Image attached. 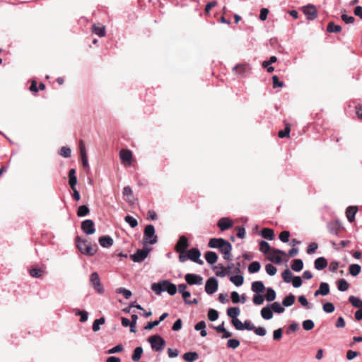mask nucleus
Here are the masks:
<instances>
[{
	"label": "nucleus",
	"instance_id": "obj_47",
	"mask_svg": "<svg viewBox=\"0 0 362 362\" xmlns=\"http://www.w3.org/2000/svg\"><path fill=\"white\" fill-rule=\"evenodd\" d=\"M337 288L341 292L346 291L349 288V284L345 279H341L337 283Z\"/></svg>",
	"mask_w": 362,
	"mask_h": 362
},
{
	"label": "nucleus",
	"instance_id": "obj_34",
	"mask_svg": "<svg viewBox=\"0 0 362 362\" xmlns=\"http://www.w3.org/2000/svg\"><path fill=\"white\" fill-rule=\"evenodd\" d=\"M341 27L339 25L334 24V22H329L327 27V31L329 33H338L341 31Z\"/></svg>",
	"mask_w": 362,
	"mask_h": 362
},
{
	"label": "nucleus",
	"instance_id": "obj_42",
	"mask_svg": "<svg viewBox=\"0 0 362 362\" xmlns=\"http://www.w3.org/2000/svg\"><path fill=\"white\" fill-rule=\"evenodd\" d=\"M90 212L89 208L86 205L80 206L77 210V216L83 217L87 216Z\"/></svg>",
	"mask_w": 362,
	"mask_h": 362
},
{
	"label": "nucleus",
	"instance_id": "obj_64",
	"mask_svg": "<svg viewBox=\"0 0 362 362\" xmlns=\"http://www.w3.org/2000/svg\"><path fill=\"white\" fill-rule=\"evenodd\" d=\"M341 20L346 24L353 23L355 21V18L352 16H348L346 14L341 15Z\"/></svg>",
	"mask_w": 362,
	"mask_h": 362
},
{
	"label": "nucleus",
	"instance_id": "obj_39",
	"mask_svg": "<svg viewBox=\"0 0 362 362\" xmlns=\"http://www.w3.org/2000/svg\"><path fill=\"white\" fill-rule=\"evenodd\" d=\"M76 247L78 249L81 251V252L83 254L84 251V247L86 245L87 241L83 238H81L79 236H77L76 238Z\"/></svg>",
	"mask_w": 362,
	"mask_h": 362
},
{
	"label": "nucleus",
	"instance_id": "obj_27",
	"mask_svg": "<svg viewBox=\"0 0 362 362\" xmlns=\"http://www.w3.org/2000/svg\"><path fill=\"white\" fill-rule=\"evenodd\" d=\"M182 358L187 362H193L199 358V355L195 351H189L184 354Z\"/></svg>",
	"mask_w": 362,
	"mask_h": 362
},
{
	"label": "nucleus",
	"instance_id": "obj_37",
	"mask_svg": "<svg viewBox=\"0 0 362 362\" xmlns=\"http://www.w3.org/2000/svg\"><path fill=\"white\" fill-rule=\"evenodd\" d=\"M295 302V296L292 293H290L282 301V304L285 307L291 306Z\"/></svg>",
	"mask_w": 362,
	"mask_h": 362
},
{
	"label": "nucleus",
	"instance_id": "obj_20",
	"mask_svg": "<svg viewBox=\"0 0 362 362\" xmlns=\"http://www.w3.org/2000/svg\"><path fill=\"white\" fill-rule=\"evenodd\" d=\"M358 211L357 206H350L346 210V216L349 222H353L355 219V215Z\"/></svg>",
	"mask_w": 362,
	"mask_h": 362
},
{
	"label": "nucleus",
	"instance_id": "obj_40",
	"mask_svg": "<svg viewBox=\"0 0 362 362\" xmlns=\"http://www.w3.org/2000/svg\"><path fill=\"white\" fill-rule=\"evenodd\" d=\"M276 292L272 288H267V293L265 295V299L268 302L273 301L276 298Z\"/></svg>",
	"mask_w": 362,
	"mask_h": 362
},
{
	"label": "nucleus",
	"instance_id": "obj_36",
	"mask_svg": "<svg viewBox=\"0 0 362 362\" xmlns=\"http://www.w3.org/2000/svg\"><path fill=\"white\" fill-rule=\"evenodd\" d=\"M97 252V245H95V247H92L90 244H88L86 243V245L84 247L83 255L93 256Z\"/></svg>",
	"mask_w": 362,
	"mask_h": 362
},
{
	"label": "nucleus",
	"instance_id": "obj_59",
	"mask_svg": "<svg viewBox=\"0 0 362 362\" xmlns=\"http://www.w3.org/2000/svg\"><path fill=\"white\" fill-rule=\"evenodd\" d=\"M323 310L327 313H332L334 311V306L332 303H325L322 306Z\"/></svg>",
	"mask_w": 362,
	"mask_h": 362
},
{
	"label": "nucleus",
	"instance_id": "obj_33",
	"mask_svg": "<svg viewBox=\"0 0 362 362\" xmlns=\"http://www.w3.org/2000/svg\"><path fill=\"white\" fill-rule=\"evenodd\" d=\"M261 264L259 262L255 261L250 264L248 267V272L250 274H255L259 271Z\"/></svg>",
	"mask_w": 362,
	"mask_h": 362
},
{
	"label": "nucleus",
	"instance_id": "obj_2",
	"mask_svg": "<svg viewBox=\"0 0 362 362\" xmlns=\"http://www.w3.org/2000/svg\"><path fill=\"white\" fill-rule=\"evenodd\" d=\"M148 341L150 343L151 349L155 351H161L165 346V341L158 334L151 336L148 337Z\"/></svg>",
	"mask_w": 362,
	"mask_h": 362
},
{
	"label": "nucleus",
	"instance_id": "obj_1",
	"mask_svg": "<svg viewBox=\"0 0 362 362\" xmlns=\"http://www.w3.org/2000/svg\"><path fill=\"white\" fill-rule=\"evenodd\" d=\"M151 288L157 295H160L162 292L166 291L170 296H173L177 291L176 285L168 280H163L158 283H153L151 284Z\"/></svg>",
	"mask_w": 362,
	"mask_h": 362
},
{
	"label": "nucleus",
	"instance_id": "obj_56",
	"mask_svg": "<svg viewBox=\"0 0 362 362\" xmlns=\"http://www.w3.org/2000/svg\"><path fill=\"white\" fill-rule=\"evenodd\" d=\"M265 269L269 276H274L277 272L276 268L272 264H267L265 267Z\"/></svg>",
	"mask_w": 362,
	"mask_h": 362
},
{
	"label": "nucleus",
	"instance_id": "obj_32",
	"mask_svg": "<svg viewBox=\"0 0 362 362\" xmlns=\"http://www.w3.org/2000/svg\"><path fill=\"white\" fill-rule=\"evenodd\" d=\"M349 301L355 308H358V309L362 308V300L358 297L351 296L349 298Z\"/></svg>",
	"mask_w": 362,
	"mask_h": 362
},
{
	"label": "nucleus",
	"instance_id": "obj_50",
	"mask_svg": "<svg viewBox=\"0 0 362 362\" xmlns=\"http://www.w3.org/2000/svg\"><path fill=\"white\" fill-rule=\"evenodd\" d=\"M124 221L130 226L131 228H135L138 226V221L136 218L131 216H126Z\"/></svg>",
	"mask_w": 362,
	"mask_h": 362
},
{
	"label": "nucleus",
	"instance_id": "obj_12",
	"mask_svg": "<svg viewBox=\"0 0 362 362\" xmlns=\"http://www.w3.org/2000/svg\"><path fill=\"white\" fill-rule=\"evenodd\" d=\"M327 228L331 234L339 236L338 233L343 228V226L339 221L335 220L330 221L327 225Z\"/></svg>",
	"mask_w": 362,
	"mask_h": 362
},
{
	"label": "nucleus",
	"instance_id": "obj_38",
	"mask_svg": "<svg viewBox=\"0 0 362 362\" xmlns=\"http://www.w3.org/2000/svg\"><path fill=\"white\" fill-rule=\"evenodd\" d=\"M230 281L236 286H240L244 282V277L242 275L232 276L230 278Z\"/></svg>",
	"mask_w": 362,
	"mask_h": 362
},
{
	"label": "nucleus",
	"instance_id": "obj_7",
	"mask_svg": "<svg viewBox=\"0 0 362 362\" xmlns=\"http://www.w3.org/2000/svg\"><path fill=\"white\" fill-rule=\"evenodd\" d=\"M219 250L223 254V258L225 259H226V260L230 259V258H231L230 252L232 250V245L228 241L223 239Z\"/></svg>",
	"mask_w": 362,
	"mask_h": 362
},
{
	"label": "nucleus",
	"instance_id": "obj_63",
	"mask_svg": "<svg viewBox=\"0 0 362 362\" xmlns=\"http://www.w3.org/2000/svg\"><path fill=\"white\" fill-rule=\"evenodd\" d=\"M317 248L318 244L317 243H311L307 248V253L309 255L313 254Z\"/></svg>",
	"mask_w": 362,
	"mask_h": 362
},
{
	"label": "nucleus",
	"instance_id": "obj_21",
	"mask_svg": "<svg viewBox=\"0 0 362 362\" xmlns=\"http://www.w3.org/2000/svg\"><path fill=\"white\" fill-rule=\"evenodd\" d=\"M168 316V313H163L158 320H155L153 322H149L147 323V325L145 326V329L150 330L152 329L154 327L159 325V323L162 321H163Z\"/></svg>",
	"mask_w": 362,
	"mask_h": 362
},
{
	"label": "nucleus",
	"instance_id": "obj_41",
	"mask_svg": "<svg viewBox=\"0 0 362 362\" xmlns=\"http://www.w3.org/2000/svg\"><path fill=\"white\" fill-rule=\"evenodd\" d=\"M105 322V317H102L100 318L96 319L93 324V330L94 332H98L100 330V326L104 325Z\"/></svg>",
	"mask_w": 362,
	"mask_h": 362
},
{
	"label": "nucleus",
	"instance_id": "obj_44",
	"mask_svg": "<svg viewBox=\"0 0 362 362\" xmlns=\"http://www.w3.org/2000/svg\"><path fill=\"white\" fill-rule=\"evenodd\" d=\"M282 278L286 283L291 282L293 276L289 269H286L282 272Z\"/></svg>",
	"mask_w": 362,
	"mask_h": 362
},
{
	"label": "nucleus",
	"instance_id": "obj_15",
	"mask_svg": "<svg viewBox=\"0 0 362 362\" xmlns=\"http://www.w3.org/2000/svg\"><path fill=\"white\" fill-rule=\"evenodd\" d=\"M304 13L310 21L314 20L317 17V11L313 5H308L303 9Z\"/></svg>",
	"mask_w": 362,
	"mask_h": 362
},
{
	"label": "nucleus",
	"instance_id": "obj_17",
	"mask_svg": "<svg viewBox=\"0 0 362 362\" xmlns=\"http://www.w3.org/2000/svg\"><path fill=\"white\" fill-rule=\"evenodd\" d=\"M233 71L239 76H244L247 74L250 68L247 64H238L233 67Z\"/></svg>",
	"mask_w": 362,
	"mask_h": 362
},
{
	"label": "nucleus",
	"instance_id": "obj_31",
	"mask_svg": "<svg viewBox=\"0 0 362 362\" xmlns=\"http://www.w3.org/2000/svg\"><path fill=\"white\" fill-rule=\"evenodd\" d=\"M240 310L238 307L229 308L227 310V315L232 319H235L240 315Z\"/></svg>",
	"mask_w": 362,
	"mask_h": 362
},
{
	"label": "nucleus",
	"instance_id": "obj_43",
	"mask_svg": "<svg viewBox=\"0 0 362 362\" xmlns=\"http://www.w3.org/2000/svg\"><path fill=\"white\" fill-rule=\"evenodd\" d=\"M142 354H143V349L141 346H138V347L135 348L134 353L132 354V359L134 361H138L141 358Z\"/></svg>",
	"mask_w": 362,
	"mask_h": 362
},
{
	"label": "nucleus",
	"instance_id": "obj_8",
	"mask_svg": "<svg viewBox=\"0 0 362 362\" xmlns=\"http://www.w3.org/2000/svg\"><path fill=\"white\" fill-rule=\"evenodd\" d=\"M119 158L123 165L129 166L132 160V152L128 149H122L119 152Z\"/></svg>",
	"mask_w": 362,
	"mask_h": 362
},
{
	"label": "nucleus",
	"instance_id": "obj_35",
	"mask_svg": "<svg viewBox=\"0 0 362 362\" xmlns=\"http://www.w3.org/2000/svg\"><path fill=\"white\" fill-rule=\"evenodd\" d=\"M92 31L98 35L99 37H104L105 35V26H98L94 24L92 27Z\"/></svg>",
	"mask_w": 362,
	"mask_h": 362
},
{
	"label": "nucleus",
	"instance_id": "obj_45",
	"mask_svg": "<svg viewBox=\"0 0 362 362\" xmlns=\"http://www.w3.org/2000/svg\"><path fill=\"white\" fill-rule=\"evenodd\" d=\"M272 312L274 311L276 313L281 314L284 312V308L281 305L279 302H274L270 305Z\"/></svg>",
	"mask_w": 362,
	"mask_h": 362
},
{
	"label": "nucleus",
	"instance_id": "obj_6",
	"mask_svg": "<svg viewBox=\"0 0 362 362\" xmlns=\"http://www.w3.org/2000/svg\"><path fill=\"white\" fill-rule=\"evenodd\" d=\"M218 284L215 277H210L206 282L205 291L211 295L214 293L218 289Z\"/></svg>",
	"mask_w": 362,
	"mask_h": 362
},
{
	"label": "nucleus",
	"instance_id": "obj_48",
	"mask_svg": "<svg viewBox=\"0 0 362 362\" xmlns=\"http://www.w3.org/2000/svg\"><path fill=\"white\" fill-rule=\"evenodd\" d=\"M116 292L119 294H122L126 299L130 298L132 293V291L124 288L120 287L117 288Z\"/></svg>",
	"mask_w": 362,
	"mask_h": 362
},
{
	"label": "nucleus",
	"instance_id": "obj_23",
	"mask_svg": "<svg viewBox=\"0 0 362 362\" xmlns=\"http://www.w3.org/2000/svg\"><path fill=\"white\" fill-rule=\"evenodd\" d=\"M80 153H81L82 164H83V167H85V168L88 167V157L86 155L84 144L82 141H80Z\"/></svg>",
	"mask_w": 362,
	"mask_h": 362
},
{
	"label": "nucleus",
	"instance_id": "obj_13",
	"mask_svg": "<svg viewBox=\"0 0 362 362\" xmlns=\"http://www.w3.org/2000/svg\"><path fill=\"white\" fill-rule=\"evenodd\" d=\"M217 226L221 231H224L233 227V222L230 218L223 217L218 220Z\"/></svg>",
	"mask_w": 362,
	"mask_h": 362
},
{
	"label": "nucleus",
	"instance_id": "obj_54",
	"mask_svg": "<svg viewBox=\"0 0 362 362\" xmlns=\"http://www.w3.org/2000/svg\"><path fill=\"white\" fill-rule=\"evenodd\" d=\"M315 324L311 320H306L303 322V327L305 330L309 331L313 329Z\"/></svg>",
	"mask_w": 362,
	"mask_h": 362
},
{
	"label": "nucleus",
	"instance_id": "obj_4",
	"mask_svg": "<svg viewBox=\"0 0 362 362\" xmlns=\"http://www.w3.org/2000/svg\"><path fill=\"white\" fill-rule=\"evenodd\" d=\"M90 284L98 293H103L104 288L101 284L98 272H94L90 276Z\"/></svg>",
	"mask_w": 362,
	"mask_h": 362
},
{
	"label": "nucleus",
	"instance_id": "obj_5",
	"mask_svg": "<svg viewBox=\"0 0 362 362\" xmlns=\"http://www.w3.org/2000/svg\"><path fill=\"white\" fill-rule=\"evenodd\" d=\"M150 251L151 249L147 247L138 250L134 254L130 255V259L134 262H141L148 257Z\"/></svg>",
	"mask_w": 362,
	"mask_h": 362
},
{
	"label": "nucleus",
	"instance_id": "obj_53",
	"mask_svg": "<svg viewBox=\"0 0 362 362\" xmlns=\"http://www.w3.org/2000/svg\"><path fill=\"white\" fill-rule=\"evenodd\" d=\"M240 346L239 340L236 339H230L227 341V347L230 349H236Z\"/></svg>",
	"mask_w": 362,
	"mask_h": 362
},
{
	"label": "nucleus",
	"instance_id": "obj_60",
	"mask_svg": "<svg viewBox=\"0 0 362 362\" xmlns=\"http://www.w3.org/2000/svg\"><path fill=\"white\" fill-rule=\"evenodd\" d=\"M253 303L257 305H260L263 304L264 301V298L263 296L259 295V293L257 295L254 296L252 298Z\"/></svg>",
	"mask_w": 362,
	"mask_h": 362
},
{
	"label": "nucleus",
	"instance_id": "obj_28",
	"mask_svg": "<svg viewBox=\"0 0 362 362\" xmlns=\"http://www.w3.org/2000/svg\"><path fill=\"white\" fill-rule=\"evenodd\" d=\"M215 269H218L216 272V275L220 277H224L226 275H229L231 274L230 271H227L226 268L224 267L222 264H218L215 267Z\"/></svg>",
	"mask_w": 362,
	"mask_h": 362
},
{
	"label": "nucleus",
	"instance_id": "obj_11",
	"mask_svg": "<svg viewBox=\"0 0 362 362\" xmlns=\"http://www.w3.org/2000/svg\"><path fill=\"white\" fill-rule=\"evenodd\" d=\"M185 279L189 285H201L203 282V278L200 275L194 274H187Z\"/></svg>",
	"mask_w": 362,
	"mask_h": 362
},
{
	"label": "nucleus",
	"instance_id": "obj_10",
	"mask_svg": "<svg viewBox=\"0 0 362 362\" xmlns=\"http://www.w3.org/2000/svg\"><path fill=\"white\" fill-rule=\"evenodd\" d=\"M81 229L87 235H92L95 231V223L90 219H86L81 223Z\"/></svg>",
	"mask_w": 362,
	"mask_h": 362
},
{
	"label": "nucleus",
	"instance_id": "obj_24",
	"mask_svg": "<svg viewBox=\"0 0 362 362\" xmlns=\"http://www.w3.org/2000/svg\"><path fill=\"white\" fill-rule=\"evenodd\" d=\"M261 315L262 318L267 320L273 317V312L269 305H267L261 310Z\"/></svg>",
	"mask_w": 362,
	"mask_h": 362
},
{
	"label": "nucleus",
	"instance_id": "obj_51",
	"mask_svg": "<svg viewBox=\"0 0 362 362\" xmlns=\"http://www.w3.org/2000/svg\"><path fill=\"white\" fill-rule=\"evenodd\" d=\"M291 132L290 125L288 124H286V127L284 130H281L279 132L278 136L279 138L288 137Z\"/></svg>",
	"mask_w": 362,
	"mask_h": 362
},
{
	"label": "nucleus",
	"instance_id": "obj_29",
	"mask_svg": "<svg viewBox=\"0 0 362 362\" xmlns=\"http://www.w3.org/2000/svg\"><path fill=\"white\" fill-rule=\"evenodd\" d=\"M223 238H211L209 240V242L208 243V246L211 248H218V249H220L221 246V244H222V241H223Z\"/></svg>",
	"mask_w": 362,
	"mask_h": 362
},
{
	"label": "nucleus",
	"instance_id": "obj_58",
	"mask_svg": "<svg viewBox=\"0 0 362 362\" xmlns=\"http://www.w3.org/2000/svg\"><path fill=\"white\" fill-rule=\"evenodd\" d=\"M231 323L237 330L244 329L243 323L238 318L232 319Z\"/></svg>",
	"mask_w": 362,
	"mask_h": 362
},
{
	"label": "nucleus",
	"instance_id": "obj_61",
	"mask_svg": "<svg viewBox=\"0 0 362 362\" xmlns=\"http://www.w3.org/2000/svg\"><path fill=\"white\" fill-rule=\"evenodd\" d=\"M290 233L287 230H284L279 234V239L283 243H288L289 240Z\"/></svg>",
	"mask_w": 362,
	"mask_h": 362
},
{
	"label": "nucleus",
	"instance_id": "obj_22",
	"mask_svg": "<svg viewBox=\"0 0 362 362\" xmlns=\"http://www.w3.org/2000/svg\"><path fill=\"white\" fill-rule=\"evenodd\" d=\"M314 265H315V268L317 270H322L323 269L327 267V261L325 257H320L317 258L315 260Z\"/></svg>",
	"mask_w": 362,
	"mask_h": 362
},
{
	"label": "nucleus",
	"instance_id": "obj_25",
	"mask_svg": "<svg viewBox=\"0 0 362 362\" xmlns=\"http://www.w3.org/2000/svg\"><path fill=\"white\" fill-rule=\"evenodd\" d=\"M206 261L209 264H214L217 262L218 259V255L215 252L213 251H208L206 252L205 255Z\"/></svg>",
	"mask_w": 362,
	"mask_h": 362
},
{
	"label": "nucleus",
	"instance_id": "obj_52",
	"mask_svg": "<svg viewBox=\"0 0 362 362\" xmlns=\"http://www.w3.org/2000/svg\"><path fill=\"white\" fill-rule=\"evenodd\" d=\"M208 317L210 321L214 322L216 320L218 317V311L212 308L209 309L208 312Z\"/></svg>",
	"mask_w": 362,
	"mask_h": 362
},
{
	"label": "nucleus",
	"instance_id": "obj_62",
	"mask_svg": "<svg viewBox=\"0 0 362 362\" xmlns=\"http://www.w3.org/2000/svg\"><path fill=\"white\" fill-rule=\"evenodd\" d=\"M76 315L81 316L80 321L82 322H85L88 320V313L85 310H78Z\"/></svg>",
	"mask_w": 362,
	"mask_h": 362
},
{
	"label": "nucleus",
	"instance_id": "obj_14",
	"mask_svg": "<svg viewBox=\"0 0 362 362\" xmlns=\"http://www.w3.org/2000/svg\"><path fill=\"white\" fill-rule=\"evenodd\" d=\"M189 247V243L187 238L185 235H182L180 237L176 245H175V251H185V250Z\"/></svg>",
	"mask_w": 362,
	"mask_h": 362
},
{
	"label": "nucleus",
	"instance_id": "obj_26",
	"mask_svg": "<svg viewBox=\"0 0 362 362\" xmlns=\"http://www.w3.org/2000/svg\"><path fill=\"white\" fill-rule=\"evenodd\" d=\"M261 235L269 240H272L274 238V230L268 228H264L261 230Z\"/></svg>",
	"mask_w": 362,
	"mask_h": 362
},
{
	"label": "nucleus",
	"instance_id": "obj_9",
	"mask_svg": "<svg viewBox=\"0 0 362 362\" xmlns=\"http://www.w3.org/2000/svg\"><path fill=\"white\" fill-rule=\"evenodd\" d=\"M188 259L199 264H203L204 262L200 259L201 252L199 250L197 247L191 248L188 250L187 252Z\"/></svg>",
	"mask_w": 362,
	"mask_h": 362
},
{
	"label": "nucleus",
	"instance_id": "obj_55",
	"mask_svg": "<svg viewBox=\"0 0 362 362\" xmlns=\"http://www.w3.org/2000/svg\"><path fill=\"white\" fill-rule=\"evenodd\" d=\"M43 271L38 268H33L30 270V274L35 278H40L42 275Z\"/></svg>",
	"mask_w": 362,
	"mask_h": 362
},
{
	"label": "nucleus",
	"instance_id": "obj_49",
	"mask_svg": "<svg viewBox=\"0 0 362 362\" xmlns=\"http://www.w3.org/2000/svg\"><path fill=\"white\" fill-rule=\"evenodd\" d=\"M271 250V247L269 245V244L264 241V240H261L260 243H259V250L264 253V254H267L269 250Z\"/></svg>",
	"mask_w": 362,
	"mask_h": 362
},
{
	"label": "nucleus",
	"instance_id": "obj_19",
	"mask_svg": "<svg viewBox=\"0 0 362 362\" xmlns=\"http://www.w3.org/2000/svg\"><path fill=\"white\" fill-rule=\"evenodd\" d=\"M251 289L254 293H262L265 290V286L262 281H257L252 283Z\"/></svg>",
	"mask_w": 362,
	"mask_h": 362
},
{
	"label": "nucleus",
	"instance_id": "obj_16",
	"mask_svg": "<svg viewBox=\"0 0 362 362\" xmlns=\"http://www.w3.org/2000/svg\"><path fill=\"white\" fill-rule=\"evenodd\" d=\"M329 293V284L327 283H326V282H322L320 284L319 289L317 290L315 292L314 296H317L319 295L327 296Z\"/></svg>",
	"mask_w": 362,
	"mask_h": 362
},
{
	"label": "nucleus",
	"instance_id": "obj_30",
	"mask_svg": "<svg viewBox=\"0 0 362 362\" xmlns=\"http://www.w3.org/2000/svg\"><path fill=\"white\" fill-rule=\"evenodd\" d=\"M303 268V262L300 259H295L293 260L291 269L295 272H300Z\"/></svg>",
	"mask_w": 362,
	"mask_h": 362
},
{
	"label": "nucleus",
	"instance_id": "obj_46",
	"mask_svg": "<svg viewBox=\"0 0 362 362\" xmlns=\"http://www.w3.org/2000/svg\"><path fill=\"white\" fill-rule=\"evenodd\" d=\"M361 269V268L359 264H351L349 266V272L352 276H356L360 273Z\"/></svg>",
	"mask_w": 362,
	"mask_h": 362
},
{
	"label": "nucleus",
	"instance_id": "obj_3",
	"mask_svg": "<svg viewBox=\"0 0 362 362\" xmlns=\"http://www.w3.org/2000/svg\"><path fill=\"white\" fill-rule=\"evenodd\" d=\"M144 239L146 243L153 245L157 243L158 238L155 235V228L153 225H147L144 231Z\"/></svg>",
	"mask_w": 362,
	"mask_h": 362
},
{
	"label": "nucleus",
	"instance_id": "obj_57",
	"mask_svg": "<svg viewBox=\"0 0 362 362\" xmlns=\"http://www.w3.org/2000/svg\"><path fill=\"white\" fill-rule=\"evenodd\" d=\"M59 154L64 158H69L71 154V148L66 146H63L60 149Z\"/></svg>",
	"mask_w": 362,
	"mask_h": 362
},
{
	"label": "nucleus",
	"instance_id": "obj_18",
	"mask_svg": "<svg viewBox=\"0 0 362 362\" xmlns=\"http://www.w3.org/2000/svg\"><path fill=\"white\" fill-rule=\"evenodd\" d=\"M113 239L109 235H103L99 238V243L103 247L108 248L113 245Z\"/></svg>",
	"mask_w": 362,
	"mask_h": 362
}]
</instances>
